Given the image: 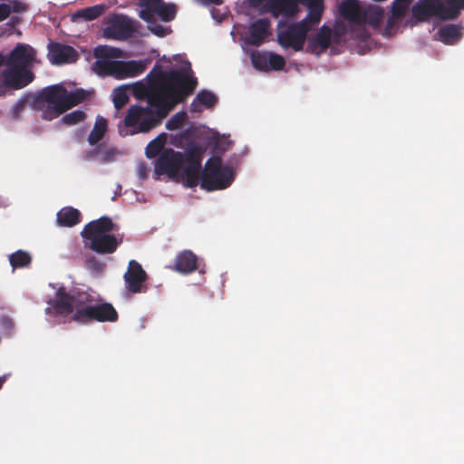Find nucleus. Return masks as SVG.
<instances>
[{
  "label": "nucleus",
  "mask_w": 464,
  "mask_h": 464,
  "mask_svg": "<svg viewBox=\"0 0 464 464\" xmlns=\"http://www.w3.org/2000/svg\"><path fill=\"white\" fill-rule=\"evenodd\" d=\"M202 157L203 146L194 142L188 145L184 153L167 149L158 158L155 172L158 175L166 174L176 181L181 180L188 188L198 184L203 188Z\"/></svg>",
  "instance_id": "obj_1"
},
{
  "label": "nucleus",
  "mask_w": 464,
  "mask_h": 464,
  "mask_svg": "<svg viewBox=\"0 0 464 464\" xmlns=\"http://www.w3.org/2000/svg\"><path fill=\"white\" fill-rule=\"evenodd\" d=\"M159 83L148 87L154 94H159L166 108L171 111L174 107L185 102L195 91L198 81L193 76L190 63H187L179 70L160 71Z\"/></svg>",
  "instance_id": "obj_2"
},
{
  "label": "nucleus",
  "mask_w": 464,
  "mask_h": 464,
  "mask_svg": "<svg viewBox=\"0 0 464 464\" xmlns=\"http://www.w3.org/2000/svg\"><path fill=\"white\" fill-rule=\"evenodd\" d=\"M143 95L146 105H131L123 120L124 126L128 128L130 135L147 133L161 124L162 121L170 112L163 103L159 94H154L150 89L143 87Z\"/></svg>",
  "instance_id": "obj_3"
},
{
  "label": "nucleus",
  "mask_w": 464,
  "mask_h": 464,
  "mask_svg": "<svg viewBox=\"0 0 464 464\" xmlns=\"http://www.w3.org/2000/svg\"><path fill=\"white\" fill-rule=\"evenodd\" d=\"M121 50L107 45H99L93 51L97 59L92 64L93 71L101 76H113L118 80L140 75L146 65L141 61H115L121 56Z\"/></svg>",
  "instance_id": "obj_4"
},
{
  "label": "nucleus",
  "mask_w": 464,
  "mask_h": 464,
  "mask_svg": "<svg viewBox=\"0 0 464 464\" xmlns=\"http://www.w3.org/2000/svg\"><path fill=\"white\" fill-rule=\"evenodd\" d=\"M115 229L116 225L111 218L103 216L85 225L81 234L91 250L100 255H108L114 253L123 240L121 236L111 234Z\"/></svg>",
  "instance_id": "obj_5"
},
{
  "label": "nucleus",
  "mask_w": 464,
  "mask_h": 464,
  "mask_svg": "<svg viewBox=\"0 0 464 464\" xmlns=\"http://www.w3.org/2000/svg\"><path fill=\"white\" fill-rule=\"evenodd\" d=\"M65 87L53 84L36 92L31 102L34 111L41 112L44 121H53L68 111L65 102Z\"/></svg>",
  "instance_id": "obj_6"
},
{
  "label": "nucleus",
  "mask_w": 464,
  "mask_h": 464,
  "mask_svg": "<svg viewBox=\"0 0 464 464\" xmlns=\"http://www.w3.org/2000/svg\"><path fill=\"white\" fill-rule=\"evenodd\" d=\"M78 303L80 310L73 314L72 319L79 324H87L92 322H116L118 313L111 303L94 304V298L87 292H82Z\"/></svg>",
  "instance_id": "obj_7"
},
{
  "label": "nucleus",
  "mask_w": 464,
  "mask_h": 464,
  "mask_svg": "<svg viewBox=\"0 0 464 464\" xmlns=\"http://www.w3.org/2000/svg\"><path fill=\"white\" fill-rule=\"evenodd\" d=\"M234 157L223 164L222 159L209 158L205 162V191L226 189L236 179Z\"/></svg>",
  "instance_id": "obj_8"
},
{
  "label": "nucleus",
  "mask_w": 464,
  "mask_h": 464,
  "mask_svg": "<svg viewBox=\"0 0 464 464\" xmlns=\"http://www.w3.org/2000/svg\"><path fill=\"white\" fill-rule=\"evenodd\" d=\"M103 36L107 39L126 41L138 33L140 23L123 14H114L108 18Z\"/></svg>",
  "instance_id": "obj_9"
},
{
  "label": "nucleus",
  "mask_w": 464,
  "mask_h": 464,
  "mask_svg": "<svg viewBox=\"0 0 464 464\" xmlns=\"http://www.w3.org/2000/svg\"><path fill=\"white\" fill-rule=\"evenodd\" d=\"M308 31L309 26L306 20L293 23L277 33V42L285 49L291 48L295 52L302 51Z\"/></svg>",
  "instance_id": "obj_10"
},
{
  "label": "nucleus",
  "mask_w": 464,
  "mask_h": 464,
  "mask_svg": "<svg viewBox=\"0 0 464 464\" xmlns=\"http://www.w3.org/2000/svg\"><path fill=\"white\" fill-rule=\"evenodd\" d=\"M340 13L343 17L354 24L351 36L360 41H366L370 34L362 24V10L358 0H344L340 5Z\"/></svg>",
  "instance_id": "obj_11"
},
{
  "label": "nucleus",
  "mask_w": 464,
  "mask_h": 464,
  "mask_svg": "<svg viewBox=\"0 0 464 464\" xmlns=\"http://www.w3.org/2000/svg\"><path fill=\"white\" fill-rule=\"evenodd\" d=\"M233 145L234 141L230 140V135L220 134L205 125V153L211 154L210 158L222 159Z\"/></svg>",
  "instance_id": "obj_12"
},
{
  "label": "nucleus",
  "mask_w": 464,
  "mask_h": 464,
  "mask_svg": "<svg viewBox=\"0 0 464 464\" xmlns=\"http://www.w3.org/2000/svg\"><path fill=\"white\" fill-rule=\"evenodd\" d=\"M123 277L125 287L130 293L137 294L147 291L148 287L145 285V282L148 279V275L138 261L130 260L129 262Z\"/></svg>",
  "instance_id": "obj_13"
},
{
  "label": "nucleus",
  "mask_w": 464,
  "mask_h": 464,
  "mask_svg": "<svg viewBox=\"0 0 464 464\" xmlns=\"http://www.w3.org/2000/svg\"><path fill=\"white\" fill-rule=\"evenodd\" d=\"M81 295L82 292L70 295L61 288L57 291L54 300L48 302V304L52 305L56 314L63 317L70 314L72 316L81 308L78 303Z\"/></svg>",
  "instance_id": "obj_14"
},
{
  "label": "nucleus",
  "mask_w": 464,
  "mask_h": 464,
  "mask_svg": "<svg viewBox=\"0 0 464 464\" xmlns=\"http://www.w3.org/2000/svg\"><path fill=\"white\" fill-rule=\"evenodd\" d=\"M34 73L27 69L6 65L2 72V79L5 86L14 90H19L34 81Z\"/></svg>",
  "instance_id": "obj_15"
},
{
  "label": "nucleus",
  "mask_w": 464,
  "mask_h": 464,
  "mask_svg": "<svg viewBox=\"0 0 464 464\" xmlns=\"http://www.w3.org/2000/svg\"><path fill=\"white\" fill-rule=\"evenodd\" d=\"M34 57L35 51L32 46L19 43L6 57L5 64L27 69Z\"/></svg>",
  "instance_id": "obj_16"
},
{
  "label": "nucleus",
  "mask_w": 464,
  "mask_h": 464,
  "mask_svg": "<svg viewBox=\"0 0 464 464\" xmlns=\"http://www.w3.org/2000/svg\"><path fill=\"white\" fill-rule=\"evenodd\" d=\"M48 57L53 64L61 65L75 62L78 58V53L75 49L70 45L53 43L49 45Z\"/></svg>",
  "instance_id": "obj_17"
},
{
  "label": "nucleus",
  "mask_w": 464,
  "mask_h": 464,
  "mask_svg": "<svg viewBox=\"0 0 464 464\" xmlns=\"http://www.w3.org/2000/svg\"><path fill=\"white\" fill-rule=\"evenodd\" d=\"M332 36V29L327 25H323L314 36L308 39L306 52L320 55L330 46Z\"/></svg>",
  "instance_id": "obj_18"
},
{
  "label": "nucleus",
  "mask_w": 464,
  "mask_h": 464,
  "mask_svg": "<svg viewBox=\"0 0 464 464\" xmlns=\"http://www.w3.org/2000/svg\"><path fill=\"white\" fill-rule=\"evenodd\" d=\"M265 7L275 18L294 16L298 11L297 0H266Z\"/></svg>",
  "instance_id": "obj_19"
},
{
  "label": "nucleus",
  "mask_w": 464,
  "mask_h": 464,
  "mask_svg": "<svg viewBox=\"0 0 464 464\" xmlns=\"http://www.w3.org/2000/svg\"><path fill=\"white\" fill-rule=\"evenodd\" d=\"M271 23L266 18L256 20L249 26V34L246 36V43L250 45L259 46L269 34Z\"/></svg>",
  "instance_id": "obj_20"
},
{
  "label": "nucleus",
  "mask_w": 464,
  "mask_h": 464,
  "mask_svg": "<svg viewBox=\"0 0 464 464\" xmlns=\"http://www.w3.org/2000/svg\"><path fill=\"white\" fill-rule=\"evenodd\" d=\"M411 5L393 0L391 7V15L387 19L385 32L388 34H393L398 29L399 23L404 18Z\"/></svg>",
  "instance_id": "obj_21"
},
{
  "label": "nucleus",
  "mask_w": 464,
  "mask_h": 464,
  "mask_svg": "<svg viewBox=\"0 0 464 464\" xmlns=\"http://www.w3.org/2000/svg\"><path fill=\"white\" fill-rule=\"evenodd\" d=\"M440 7L438 0H420L411 9L412 15L419 21L434 16L440 19Z\"/></svg>",
  "instance_id": "obj_22"
},
{
  "label": "nucleus",
  "mask_w": 464,
  "mask_h": 464,
  "mask_svg": "<svg viewBox=\"0 0 464 464\" xmlns=\"http://www.w3.org/2000/svg\"><path fill=\"white\" fill-rule=\"evenodd\" d=\"M440 19L450 21L457 19L464 10V0H438Z\"/></svg>",
  "instance_id": "obj_23"
},
{
  "label": "nucleus",
  "mask_w": 464,
  "mask_h": 464,
  "mask_svg": "<svg viewBox=\"0 0 464 464\" xmlns=\"http://www.w3.org/2000/svg\"><path fill=\"white\" fill-rule=\"evenodd\" d=\"M198 258L189 250L179 253L175 259L174 269L181 274H188L196 270Z\"/></svg>",
  "instance_id": "obj_24"
},
{
  "label": "nucleus",
  "mask_w": 464,
  "mask_h": 464,
  "mask_svg": "<svg viewBox=\"0 0 464 464\" xmlns=\"http://www.w3.org/2000/svg\"><path fill=\"white\" fill-rule=\"evenodd\" d=\"M460 29L459 25L448 24L439 28L436 35L440 42L446 44H454L461 37Z\"/></svg>",
  "instance_id": "obj_25"
},
{
  "label": "nucleus",
  "mask_w": 464,
  "mask_h": 464,
  "mask_svg": "<svg viewBox=\"0 0 464 464\" xmlns=\"http://www.w3.org/2000/svg\"><path fill=\"white\" fill-rule=\"evenodd\" d=\"M81 212L72 207L63 208L57 213V222L61 227H74L81 222Z\"/></svg>",
  "instance_id": "obj_26"
},
{
  "label": "nucleus",
  "mask_w": 464,
  "mask_h": 464,
  "mask_svg": "<svg viewBox=\"0 0 464 464\" xmlns=\"http://www.w3.org/2000/svg\"><path fill=\"white\" fill-rule=\"evenodd\" d=\"M108 122L107 120L102 116H98L91 133L88 136V142L91 145L97 144L102 140L107 130Z\"/></svg>",
  "instance_id": "obj_27"
},
{
  "label": "nucleus",
  "mask_w": 464,
  "mask_h": 464,
  "mask_svg": "<svg viewBox=\"0 0 464 464\" xmlns=\"http://www.w3.org/2000/svg\"><path fill=\"white\" fill-rule=\"evenodd\" d=\"M383 17V8L377 5L369 6L362 12V23L366 22L374 27L378 26L382 23Z\"/></svg>",
  "instance_id": "obj_28"
},
{
  "label": "nucleus",
  "mask_w": 464,
  "mask_h": 464,
  "mask_svg": "<svg viewBox=\"0 0 464 464\" xmlns=\"http://www.w3.org/2000/svg\"><path fill=\"white\" fill-rule=\"evenodd\" d=\"M105 11L104 5H96L92 6H89L81 10H78L75 13V16L79 18H82L85 21H92L99 16H101Z\"/></svg>",
  "instance_id": "obj_29"
},
{
  "label": "nucleus",
  "mask_w": 464,
  "mask_h": 464,
  "mask_svg": "<svg viewBox=\"0 0 464 464\" xmlns=\"http://www.w3.org/2000/svg\"><path fill=\"white\" fill-rule=\"evenodd\" d=\"M9 262L14 269L27 267L32 262V256L24 250H17L10 255Z\"/></svg>",
  "instance_id": "obj_30"
},
{
  "label": "nucleus",
  "mask_w": 464,
  "mask_h": 464,
  "mask_svg": "<svg viewBox=\"0 0 464 464\" xmlns=\"http://www.w3.org/2000/svg\"><path fill=\"white\" fill-rule=\"evenodd\" d=\"M167 136L165 133L160 134L158 137L149 142L146 147V156L150 159L156 157L162 150L166 143Z\"/></svg>",
  "instance_id": "obj_31"
},
{
  "label": "nucleus",
  "mask_w": 464,
  "mask_h": 464,
  "mask_svg": "<svg viewBox=\"0 0 464 464\" xmlns=\"http://www.w3.org/2000/svg\"><path fill=\"white\" fill-rule=\"evenodd\" d=\"M87 95L88 94L86 91H84L83 89H76L73 92H69L65 88L64 96L68 110L82 102L87 98Z\"/></svg>",
  "instance_id": "obj_32"
},
{
  "label": "nucleus",
  "mask_w": 464,
  "mask_h": 464,
  "mask_svg": "<svg viewBox=\"0 0 464 464\" xmlns=\"http://www.w3.org/2000/svg\"><path fill=\"white\" fill-rule=\"evenodd\" d=\"M323 13V2L322 0H314L309 5V12L307 17L304 19L306 22L313 24H318L321 20Z\"/></svg>",
  "instance_id": "obj_33"
},
{
  "label": "nucleus",
  "mask_w": 464,
  "mask_h": 464,
  "mask_svg": "<svg viewBox=\"0 0 464 464\" xmlns=\"http://www.w3.org/2000/svg\"><path fill=\"white\" fill-rule=\"evenodd\" d=\"M269 53L254 52L251 55V61L254 67L257 70L269 71Z\"/></svg>",
  "instance_id": "obj_34"
},
{
  "label": "nucleus",
  "mask_w": 464,
  "mask_h": 464,
  "mask_svg": "<svg viewBox=\"0 0 464 464\" xmlns=\"http://www.w3.org/2000/svg\"><path fill=\"white\" fill-rule=\"evenodd\" d=\"M177 14V8L173 4H166L162 3L161 5L157 10L156 14L163 21V22H170L174 20Z\"/></svg>",
  "instance_id": "obj_35"
},
{
  "label": "nucleus",
  "mask_w": 464,
  "mask_h": 464,
  "mask_svg": "<svg viewBox=\"0 0 464 464\" xmlns=\"http://www.w3.org/2000/svg\"><path fill=\"white\" fill-rule=\"evenodd\" d=\"M129 94L124 87H119L113 91V104L117 110L125 106L129 102Z\"/></svg>",
  "instance_id": "obj_36"
},
{
  "label": "nucleus",
  "mask_w": 464,
  "mask_h": 464,
  "mask_svg": "<svg viewBox=\"0 0 464 464\" xmlns=\"http://www.w3.org/2000/svg\"><path fill=\"white\" fill-rule=\"evenodd\" d=\"M86 118V114L82 110H75L70 113L65 114L62 118V122L66 125H75L83 121Z\"/></svg>",
  "instance_id": "obj_37"
},
{
  "label": "nucleus",
  "mask_w": 464,
  "mask_h": 464,
  "mask_svg": "<svg viewBox=\"0 0 464 464\" xmlns=\"http://www.w3.org/2000/svg\"><path fill=\"white\" fill-rule=\"evenodd\" d=\"M187 118V114L184 111H179L174 114L170 119L166 122V128L169 130H176L182 127L185 120Z\"/></svg>",
  "instance_id": "obj_38"
},
{
  "label": "nucleus",
  "mask_w": 464,
  "mask_h": 464,
  "mask_svg": "<svg viewBox=\"0 0 464 464\" xmlns=\"http://www.w3.org/2000/svg\"><path fill=\"white\" fill-rule=\"evenodd\" d=\"M269 70L280 71L285 65V58L277 53H269Z\"/></svg>",
  "instance_id": "obj_39"
},
{
  "label": "nucleus",
  "mask_w": 464,
  "mask_h": 464,
  "mask_svg": "<svg viewBox=\"0 0 464 464\" xmlns=\"http://www.w3.org/2000/svg\"><path fill=\"white\" fill-rule=\"evenodd\" d=\"M218 102V97L215 93L205 90V110H212Z\"/></svg>",
  "instance_id": "obj_40"
},
{
  "label": "nucleus",
  "mask_w": 464,
  "mask_h": 464,
  "mask_svg": "<svg viewBox=\"0 0 464 464\" xmlns=\"http://www.w3.org/2000/svg\"><path fill=\"white\" fill-rule=\"evenodd\" d=\"M163 3V0H140V6L145 7L151 10L154 13H157V10Z\"/></svg>",
  "instance_id": "obj_41"
},
{
  "label": "nucleus",
  "mask_w": 464,
  "mask_h": 464,
  "mask_svg": "<svg viewBox=\"0 0 464 464\" xmlns=\"http://www.w3.org/2000/svg\"><path fill=\"white\" fill-rule=\"evenodd\" d=\"M155 14L156 13L152 12L151 10L142 7L139 13V17L149 24H152L155 22Z\"/></svg>",
  "instance_id": "obj_42"
},
{
  "label": "nucleus",
  "mask_w": 464,
  "mask_h": 464,
  "mask_svg": "<svg viewBox=\"0 0 464 464\" xmlns=\"http://www.w3.org/2000/svg\"><path fill=\"white\" fill-rule=\"evenodd\" d=\"M150 30L151 31L152 34L159 37H164L171 33L170 28L164 27L160 24H155L152 27H150Z\"/></svg>",
  "instance_id": "obj_43"
},
{
  "label": "nucleus",
  "mask_w": 464,
  "mask_h": 464,
  "mask_svg": "<svg viewBox=\"0 0 464 464\" xmlns=\"http://www.w3.org/2000/svg\"><path fill=\"white\" fill-rule=\"evenodd\" d=\"M11 14V5L10 4H0V22L6 19Z\"/></svg>",
  "instance_id": "obj_44"
},
{
  "label": "nucleus",
  "mask_w": 464,
  "mask_h": 464,
  "mask_svg": "<svg viewBox=\"0 0 464 464\" xmlns=\"http://www.w3.org/2000/svg\"><path fill=\"white\" fill-rule=\"evenodd\" d=\"M10 5H11V12H14V13H19V12L25 10L24 4L20 1H17V0L11 2Z\"/></svg>",
  "instance_id": "obj_45"
},
{
  "label": "nucleus",
  "mask_w": 464,
  "mask_h": 464,
  "mask_svg": "<svg viewBox=\"0 0 464 464\" xmlns=\"http://www.w3.org/2000/svg\"><path fill=\"white\" fill-rule=\"evenodd\" d=\"M97 153H98V149H95V150H90V151H86L84 153V160H90Z\"/></svg>",
  "instance_id": "obj_46"
},
{
  "label": "nucleus",
  "mask_w": 464,
  "mask_h": 464,
  "mask_svg": "<svg viewBox=\"0 0 464 464\" xmlns=\"http://www.w3.org/2000/svg\"><path fill=\"white\" fill-rule=\"evenodd\" d=\"M195 102L198 106L203 105V90L198 92Z\"/></svg>",
  "instance_id": "obj_47"
},
{
  "label": "nucleus",
  "mask_w": 464,
  "mask_h": 464,
  "mask_svg": "<svg viewBox=\"0 0 464 464\" xmlns=\"http://www.w3.org/2000/svg\"><path fill=\"white\" fill-rule=\"evenodd\" d=\"M214 4V5H220L222 4V0H205V5Z\"/></svg>",
  "instance_id": "obj_48"
},
{
  "label": "nucleus",
  "mask_w": 464,
  "mask_h": 464,
  "mask_svg": "<svg viewBox=\"0 0 464 464\" xmlns=\"http://www.w3.org/2000/svg\"><path fill=\"white\" fill-rule=\"evenodd\" d=\"M211 13H212L213 18L216 19L217 21H218L219 23L223 20V16L222 15H216L214 8H212Z\"/></svg>",
  "instance_id": "obj_49"
},
{
  "label": "nucleus",
  "mask_w": 464,
  "mask_h": 464,
  "mask_svg": "<svg viewBox=\"0 0 464 464\" xmlns=\"http://www.w3.org/2000/svg\"><path fill=\"white\" fill-rule=\"evenodd\" d=\"M6 59L5 58V56L3 54L0 53V66L5 63Z\"/></svg>",
  "instance_id": "obj_50"
},
{
  "label": "nucleus",
  "mask_w": 464,
  "mask_h": 464,
  "mask_svg": "<svg viewBox=\"0 0 464 464\" xmlns=\"http://www.w3.org/2000/svg\"><path fill=\"white\" fill-rule=\"evenodd\" d=\"M5 382V376L0 377V389L2 388Z\"/></svg>",
  "instance_id": "obj_51"
},
{
  "label": "nucleus",
  "mask_w": 464,
  "mask_h": 464,
  "mask_svg": "<svg viewBox=\"0 0 464 464\" xmlns=\"http://www.w3.org/2000/svg\"><path fill=\"white\" fill-rule=\"evenodd\" d=\"M45 312H46L47 314H49V313L51 312V308H50V307H47V308L45 309Z\"/></svg>",
  "instance_id": "obj_52"
},
{
  "label": "nucleus",
  "mask_w": 464,
  "mask_h": 464,
  "mask_svg": "<svg viewBox=\"0 0 464 464\" xmlns=\"http://www.w3.org/2000/svg\"><path fill=\"white\" fill-rule=\"evenodd\" d=\"M198 4H203V0H196Z\"/></svg>",
  "instance_id": "obj_53"
}]
</instances>
